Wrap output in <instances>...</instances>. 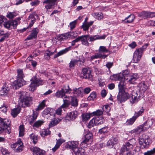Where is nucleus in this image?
<instances>
[{
    "mask_svg": "<svg viewBox=\"0 0 155 155\" xmlns=\"http://www.w3.org/2000/svg\"><path fill=\"white\" fill-rule=\"evenodd\" d=\"M122 94L125 101L130 99V101L132 104L137 103L141 98V96L140 95L138 96V94L136 91H132L130 87L128 88L127 92L125 90Z\"/></svg>",
    "mask_w": 155,
    "mask_h": 155,
    "instance_id": "nucleus-2",
    "label": "nucleus"
},
{
    "mask_svg": "<svg viewBox=\"0 0 155 155\" xmlns=\"http://www.w3.org/2000/svg\"><path fill=\"white\" fill-rule=\"evenodd\" d=\"M71 101L70 104L72 106L74 107H76L78 105V101L77 99L75 97H70Z\"/></svg>",
    "mask_w": 155,
    "mask_h": 155,
    "instance_id": "nucleus-38",
    "label": "nucleus"
},
{
    "mask_svg": "<svg viewBox=\"0 0 155 155\" xmlns=\"http://www.w3.org/2000/svg\"><path fill=\"white\" fill-rule=\"evenodd\" d=\"M39 32V29L37 28H34L31 31L30 34L27 37L26 39L30 40L35 39L37 37V35Z\"/></svg>",
    "mask_w": 155,
    "mask_h": 155,
    "instance_id": "nucleus-16",
    "label": "nucleus"
},
{
    "mask_svg": "<svg viewBox=\"0 0 155 155\" xmlns=\"http://www.w3.org/2000/svg\"><path fill=\"white\" fill-rule=\"evenodd\" d=\"M71 47L70 46L69 47H67L65 48L64 49H63L59 52H58L57 53L55 54L54 56V58H55L59 56H60L61 55H62L66 53L68 51L71 50Z\"/></svg>",
    "mask_w": 155,
    "mask_h": 155,
    "instance_id": "nucleus-23",
    "label": "nucleus"
},
{
    "mask_svg": "<svg viewBox=\"0 0 155 155\" xmlns=\"http://www.w3.org/2000/svg\"><path fill=\"white\" fill-rule=\"evenodd\" d=\"M78 143L77 142L72 141L70 143V144H68L69 147L73 151H74V149L78 148Z\"/></svg>",
    "mask_w": 155,
    "mask_h": 155,
    "instance_id": "nucleus-35",
    "label": "nucleus"
},
{
    "mask_svg": "<svg viewBox=\"0 0 155 155\" xmlns=\"http://www.w3.org/2000/svg\"><path fill=\"white\" fill-rule=\"evenodd\" d=\"M28 22H29L28 28H31L32 27L35 21V18L34 15L32 14H30L28 18Z\"/></svg>",
    "mask_w": 155,
    "mask_h": 155,
    "instance_id": "nucleus-28",
    "label": "nucleus"
},
{
    "mask_svg": "<svg viewBox=\"0 0 155 155\" xmlns=\"http://www.w3.org/2000/svg\"><path fill=\"white\" fill-rule=\"evenodd\" d=\"M10 121L8 119L2 118L0 117V126L2 127H5L10 125Z\"/></svg>",
    "mask_w": 155,
    "mask_h": 155,
    "instance_id": "nucleus-20",
    "label": "nucleus"
},
{
    "mask_svg": "<svg viewBox=\"0 0 155 155\" xmlns=\"http://www.w3.org/2000/svg\"><path fill=\"white\" fill-rule=\"evenodd\" d=\"M20 110L19 108H16L12 110L11 115L14 117H16L20 112Z\"/></svg>",
    "mask_w": 155,
    "mask_h": 155,
    "instance_id": "nucleus-40",
    "label": "nucleus"
},
{
    "mask_svg": "<svg viewBox=\"0 0 155 155\" xmlns=\"http://www.w3.org/2000/svg\"><path fill=\"white\" fill-rule=\"evenodd\" d=\"M110 79L113 80H120L122 79V75L121 74H114L110 76Z\"/></svg>",
    "mask_w": 155,
    "mask_h": 155,
    "instance_id": "nucleus-33",
    "label": "nucleus"
},
{
    "mask_svg": "<svg viewBox=\"0 0 155 155\" xmlns=\"http://www.w3.org/2000/svg\"><path fill=\"white\" fill-rule=\"evenodd\" d=\"M19 97V100L20 102L23 99H25V97H27L26 95L25 92L23 91H20L18 94Z\"/></svg>",
    "mask_w": 155,
    "mask_h": 155,
    "instance_id": "nucleus-58",
    "label": "nucleus"
},
{
    "mask_svg": "<svg viewBox=\"0 0 155 155\" xmlns=\"http://www.w3.org/2000/svg\"><path fill=\"white\" fill-rule=\"evenodd\" d=\"M73 93L76 96H80L81 94V89L75 88L73 89Z\"/></svg>",
    "mask_w": 155,
    "mask_h": 155,
    "instance_id": "nucleus-61",
    "label": "nucleus"
},
{
    "mask_svg": "<svg viewBox=\"0 0 155 155\" xmlns=\"http://www.w3.org/2000/svg\"><path fill=\"white\" fill-rule=\"evenodd\" d=\"M31 81L29 85V90L30 91H34L37 86L43 84L45 81L41 79H38L36 76H33L30 80Z\"/></svg>",
    "mask_w": 155,
    "mask_h": 155,
    "instance_id": "nucleus-5",
    "label": "nucleus"
},
{
    "mask_svg": "<svg viewBox=\"0 0 155 155\" xmlns=\"http://www.w3.org/2000/svg\"><path fill=\"white\" fill-rule=\"evenodd\" d=\"M91 113L90 114L85 113L84 114L82 115V120L83 121H87L90 118Z\"/></svg>",
    "mask_w": 155,
    "mask_h": 155,
    "instance_id": "nucleus-46",
    "label": "nucleus"
},
{
    "mask_svg": "<svg viewBox=\"0 0 155 155\" xmlns=\"http://www.w3.org/2000/svg\"><path fill=\"white\" fill-rule=\"evenodd\" d=\"M64 142V140L61 139H59L57 140L56 144L54 147L52 148V150L54 152L56 150L58 149L61 144Z\"/></svg>",
    "mask_w": 155,
    "mask_h": 155,
    "instance_id": "nucleus-30",
    "label": "nucleus"
},
{
    "mask_svg": "<svg viewBox=\"0 0 155 155\" xmlns=\"http://www.w3.org/2000/svg\"><path fill=\"white\" fill-rule=\"evenodd\" d=\"M77 64L78 66H80L81 65L83 64L85 62L84 58L83 56H81L78 60H77Z\"/></svg>",
    "mask_w": 155,
    "mask_h": 155,
    "instance_id": "nucleus-54",
    "label": "nucleus"
},
{
    "mask_svg": "<svg viewBox=\"0 0 155 155\" xmlns=\"http://www.w3.org/2000/svg\"><path fill=\"white\" fill-rule=\"evenodd\" d=\"M30 137L31 140H33L34 144H36L37 142L38 138L34 133H32L30 135Z\"/></svg>",
    "mask_w": 155,
    "mask_h": 155,
    "instance_id": "nucleus-55",
    "label": "nucleus"
},
{
    "mask_svg": "<svg viewBox=\"0 0 155 155\" xmlns=\"http://www.w3.org/2000/svg\"><path fill=\"white\" fill-rule=\"evenodd\" d=\"M151 143V140L150 137L147 136L145 138H140L139 143L141 147L142 148H148Z\"/></svg>",
    "mask_w": 155,
    "mask_h": 155,
    "instance_id": "nucleus-7",
    "label": "nucleus"
},
{
    "mask_svg": "<svg viewBox=\"0 0 155 155\" xmlns=\"http://www.w3.org/2000/svg\"><path fill=\"white\" fill-rule=\"evenodd\" d=\"M137 87L139 88V91L140 92V94H138V96L140 95L141 97L142 96V93H143L146 91L148 88V86L144 82L142 81L138 84Z\"/></svg>",
    "mask_w": 155,
    "mask_h": 155,
    "instance_id": "nucleus-14",
    "label": "nucleus"
},
{
    "mask_svg": "<svg viewBox=\"0 0 155 155\" xmlns=\"http://www.w3.org/2000/svg\"><path fill=\"white\" fill-rule=\"evenodd\" d=\"M51 133V131L48 129H44L40 132V134L42 137H44Z\"/></svg>",
    "mask_w": 155,
    "mask_h": 155,
    "instance_id": "nucleus-45",
    "label": "nucleus"
},
{
    "mask_svg": "<svg viewBox=\"0 0 155 155\" xmlns=\"http://www.w3.org/2000/svg\"><path fill=\"white\" fill-rule=\"evenodd\" d=\"M94 22V21H93L89 22H84L82 25V28L84 31H86L88 29L89 27L92 25Z\"/></svg>",
    "mask_w": 155,
    "mask_h": 155,
    "instance_id": "nucleus-29",
    "label": "nucleus"
},
{
    "mask_svg": "<svg viewBox=\"0 0 155 155\" xmlns=\"http://www.w3.org/2000/svg\"><path fill=\"white\" fill-rule=\"evenodd\" d=\"M17 80L15 81L13 84V87L16 89H18L23 85V78L25 77L22 69H17Z\"/></svg>",
    "mask_w": 155,
    "mask_h": 155,
    "instance_id": "nucleus-3",
    "label": "nucleus"
},
{
    "mask_svg": "<svg viewBox=\"0 0 155 155\" xmlns=\"http://www.w3.org/2000/svg\"><path fill=\"white\" fill-rule=\"evenodd\" d=\"M77 61L76 59H72L69 63V67L70 68L73 69Z\"/></svg>",
    "mask_w": 155,
    "mask_h": 155,
    "instance_id": "nucleus-53",
    "label": "nucleus"
},
{
    "mask_svg": "<svg viewBox=\"0 0 155 155\" xmlns=\"http://www.w3.org/2000/svg\"><path fill=\"white\" fill-rule=\"evenodd\" d=\"M135 143L136 140L134 139L128 140L121 147L120 152L122 153L127 151V155H138V152L140 150V148L138 146H136L133 150L129 151L135 145Z\"/></svg>",
    "mask_w": 155,
    "mask_h": 155,
    "instance_id": "nucleus-1",
    "label": "nucleus"
},
{
    "mask_svg": "<svg viewBox=\"0 0 155 155\" xmlns=\"http://www.w3.org/2000/svg\"><path fill=\"white\" fill-rule=\"evenodd\" d=\"M30 149L33 155H45L46 154L45 150L41 149L38 147H31Z\"/></svg>",
    "mask_w": 155,
    "mask_h": 155,
    "instance_id": "nucleus-12",
    "label": "nucleus"
},
{
    "mask_svg": "<svg viewBox=\"0 0 155 155\" xmlns=\"http://www.w3.org/2000/svg\"><path fill=\"white\" fill-rule=\"evenodd\" d=\"M78 113L77 111L74 110L68 113L65 117V119L68 121L74 120L78 116Z\"/></svg>",
    "mask_w": 155,
    "mask_h": 155,
    "instance_id": "nucleus-15",
    "label": "nucleus"
},
{
    "mask_svg": "<svg viewBox=\"0 0 155 155\" xmlns=\"http://www.w3.org/2000/svg\"><path fill=\"white\" fill-rule=\"evenodd\" d=\"M94 15L98 20H101L103 18V14L101 12L94 13Z\"/></svg>",
    "mask_w": 155,
    "mask_h": 155,
    "instance_id": "nucleus-52",
    "label": "nucleus"
},
{
    "mask_svg": "<svg viewBox=\"0 0 155 155\" xmlns=\"http://www.w3.org/2000/svg\"><path fill=\"white\" fill-rule=\"evenodd\" d=\"M96 92H93L91 93L89 96L88 97L87 99L89 101H93L96 98Z\"/></svg>",
    "mask_w": 155,
    "mask_h": 155,
    "instance_id": "nucleus-50",
    "label": "nucleus"
},
{
    "mask_svg": "<svg viewBox=\"0 0 155 155\" xmlns=\"http://www.w3.org/2000/svg\"><path fill=\"white\" fill-rule=\"evenodd\" d=\"M74 34H76L74 32H70L64 34H61L58 36V40L60 42H61L64 40L72 37H75Z\"/></svg>",
    "mask_w": 155,
    "mask_h": 155,
    "instance_id": "nucleus-11",
    "label": "nucleus"
},
{
    "mask_svg": "<svg viewBox=\"0 0 155 155\" xmlns=\"http://www.w3.org/2000/svg\"><path fill=\"white\" fill-rule=\"evenodd\" d=\"M73 152L75 155H85V150L82 148L78 147L74 149Z\"/></svg>",
    "mask_w": 155,
    "mask_h": 155,
    "instance_id": "nucleus-27",
    "label": "nucleus"
},
{
    "mask_svg": "<svg viewBox=\"0 0 155 155\" xmlns=\"http://www.w3.org/2000/svg\"><path fill=\"white\" fill-rule=\"evenodd\" d=\"M19 137L23 136L25 133V127L23 125H20L19 127Z\"/></svg>",
    "mask_w": 155,
    "mask_h": 155,
    "instance_id": "nucleus-47",
    "label": "nucleus"
},
{
    "mask_svg": "<svg viewBox=\"0 0 155 155\" xmlns=\"http://www.w3.org/2000/svg\"><path fill=\"white\" fill-rule=\"evenodd\" d=\"M61 90L63 91V92L65 93H70L71 91V89L69 88L68 85H64L63 86Z\"/></svg>",
    "mask_w": 155,
    "mask_h": 155,
    "instance_id": "nucleus-41",
    "label": "nucleus"
},
{
    "mask_svg": "<svg viewBox=\"0 0 155 155\" xmlns=\"http://www.w3.org/2000/svg\"><path fill=\"white\" fill-rule=\"evenodd\" d=\"M7 21V19L4 16H0V28H1L2 25H4V24Z\"/></svg>",
    "mask_w": 155,
    "mask_h": 155,
    "instance_id": "nucleus-62",
    "label": "nucleus"
},
{
    "mask_svg": "<svg viewBox=\"0 0 155 155\" xmlns=\"http://www.w3.org/2000/svg\"><path fill=\"white\" fill-rule=\"evenodd\" d=\"M55 95L57 98H63L65 96V94L61 89L60 90H58L55 94Z\"/></svg>",
    "mask_w": 155,
    "mask_h": 155,
    "instance_id": "nucleus-37",
    "label": "nucleus"
},
{
    "mask_svg": "<svg viewBox=\"0 0 155 155\" xmlns=\"http://www.w3.org/2000/svg\"><path fill=\"white\" fill-rule=\"evenodd\" d=\"M16 15V13L15 12H8L6 15V17L10 19H12Z\"/></svg>",
    "mask_w": 155,
    "mask_h": 155,
    "instance_id": "nucleus-59",
    "label": "nucleus"
},
{
    "mask_svg": "<svg viewBox=\"0 0 155 155\" xmlns=\"http://www.w3.org/2000/svg\"><path fill=\"white\" fill-rule=\"evenodd\" d=\"M55 110L53 109L48 107L46 108L43 111V114L44 115H50L52 117H54Z\"/></svg>",
    "mask_w": 155,
    "mask_h": 155,
    "instance_id": "nucleus-24",
    "label": "nucleus"
},
{
    "mask_svg": "<svg viewBox=\"0 0 155 155\" xmlns=\"http://www.w3.org/2000/svg\"><path fill=\"white\" fill-rule=\"evenodd\" d=\"M38 115V114L36 112L35 113L34 111L33 112V114L31 117V118L29 121V123L31 125H33L34 121L37 118Z\"/></svg>",
    "mask_w": 155,
    "mask_h": 155,
    "instance_id": "nucleus-34",
    "label": "nucleus"
},
{
    "mask_svg": "<svg viewBox=\"0 0 155 155\" xmlns=\"http://www.w3.org/2000/svg\"><path fill=\"white\" fill-rule=\"evenodd\" d=\"M124 80L123 79L120 80V81L118 85L119 92L124 90L125 88L126 83L124 81Z\"/></svg>",
    "mask_w": 155,
    "mask_h": 155,
    "instance_id": "nucleus-32",
    "label": "nucleus"
},
{
    "mask_svg": "<svg viewBox=\"0 0 155 155\" xmlns=\"http://www.w3.org/2000/svg\"><path fill=\"white\" fill-rule=\"evenodd\" d=\"M108 127L106 126L100 129L99 130V132L100 134L107 133L108 132Z\"/></svg>",
    "mask_w": 155,
    "mask_h": 155,
    "instance_id": "nucleus-63",
    "label": "nucleus"
},
{
    "mask_svg": "<svg viewBox=\"0 0 155 155\" xmlns=\"http://www.w3.org/2000/svg\"><path fill=\"white\" fill-rule=\"evenodd\" d=\"M56 49H55L53 52H51L50 51L48 50L46 51L45 53L44 56H50L52 55L55 52H56Z\"/></svg>",
    "mask_w": 155,
    "mask_h": 155,
    "instance_id": "nucleus-64",
    "label": "nucleus"
},
{
    "mask_svg": "<svg viewBox=\"0 0 155 155\" xmlns=\"http://www.w3.org/2000/svg\"><path fill=\"white\" fill-rule=\"evenodd\" d=\"M92 136V133L89 131H87L85 133V139L81 142L82 144L83 145L84 143L87 144L89 140L91 139Z\"/></svg>",
    "mask_w": 155,
    "mask_h": 155,
    "instance_id": "nucleus-25",
    "label": "nucleus"
},
{
    "mask_svg": "<svg viewBox=\"0 0 155 155\" xmlns=\"http://www.w3.org/2000/svg\"><path fill=\"white\" fill-rule=\"evenodd\" d=\"M46 101V100H44L40 103L38 107L36 109V110H39L43 109L46 105L45 103Z\"/></svg>",
    "mask_w": 155,
    "mask_h": 155,
    "instance_id": "nucleus-42",
    "label": "nucleus"
},
{
    "mask_svg": "<svg viewBox=\"0 0 155 155\" xmlns=\"http://www.w3.org/2000/svg\"><path fill=\"white\" fill-rule=\"evenodd\" d=\"M148 45V44H146L141 48L136 49L135 51L133 58V62L137 63L141 59L142 55L143 52Z\"/></svg>",
    "mask_w": 155,
    "mask_h": 155,
    "instance_id": "nucleus-4",
    "label": "nucleus"
},
{
    "mask_svg": "<svg viewBox=\"0 0 155 155\" xmlns=\"http://www.w3.org/2000/svg\"><path fill=\"white\" fill-rule=\"evenodd\" d=\"M135 18V16L133 14H130L126 17L123 21H124L125 23H132Z\"/></svg>",
    "mask_w": 155,
    "mask_h": 155,
    "instance_id": "nucleus-31",
    "label": "nucleus"
},
{
    "mask_svg": "<svg viewBox=\"0 0 155 155\" xmlns=\"http://www.w3.org/2000/svg\"><path fill=\"white\" fill-rule=\"evenodd\" d=\"M138 76L137 74H131L128 76V82L130 84H134L136 83V81L138 78Z\"/></svg>",
    "mask_w": 155,
    "mask_h": 155,
    "instance_id": "nucleus-19",
    "label": "nucleus"
},
{
    "mask_svg": "<svg viewBox=\"0 0 155 155\" xmlns=\"http://www.w3.org/2000/svg\"><path fill=\"white\" fill-rule=\"evenodd\" d=\"M88 35L89 36H88V37L89 39V41L91 42L93 41L98 39H104L106 37V35H104L101 36L98 35L93 36H91L90 35Z\"/></svg>",
    "mask_w": 155,
    "mask_h": 155,
    "instance_id": "nucleus-22",
    "label": "nucleus"
},
{
    "mask_svg": "<svg viewBox=\"0 0 155 155\" xmlns=\"http://www.w3.org/2000/svg\"><path fill=\"white\" fill-rule=\"evenodd\" d=\"M85 54L86 55L85 57L86 58L87 61H91L95 59L101 58L104 59L108 56V55L103 54L101 53H97L95 55H92L91 57L89 58L88 55L87 56L88 54V52H86L85 53Z\"/></svg>",
    "mask_w": 155,
    "mask_h": 155,
    "instance_id": "nucleus-10",
    "label": "nucleus"
},
{
    "mask_svg": "<svg viewBox=\"0 0 155 155\" xmlns=\"http://www.w3.org/2000/svg\"><path fill=\"white\" fill-rule=\"evenodd\" d=\"M150 12L145 11H142L140 14V16H143L145 18H150Z\"/></svg>",
    "mask_w": 155,
    "mask_h": 155,
    "instance_id": "nucleus-49",
    "label": "nucleus"
},
{
    "mask_svg": "<svg viewBox=\"0 0 155 155\" xmlns=\"http://www.w3.org/2000/svg\"><path fill=\"white\" fill-rule=\"evenodd\" d=\"M9 88L5 86L3 87L0 91V95H6L8 93L9 91Z\"/></svg>",
    "mask_w": 155,
    "mask_h": 155,
    "instance_id": "nucleus-36",
    "label": "nucleus"
},
{
    "mask_svg": "<svg viewBox=\"0 0 155 155\" xmlns=\"http://www.w3.org/2000/svg\"><path fill=\"white\" fill-rule=\"evenodd\" d=\"M104 119L103 117H97L94 120V122L97 124L99 125L104 123Z\"/></svg>",
    "mask_w": 155,
    "mask_h": 155,
    "instance_id": "nucleus-39",
    "label": "nucleus"
},
{
    "mask_svg": "<svg viewBox=\"0 0 155 155\" xmlns=\"http://www.w3.org/2000/svg\"><path fill=\"white\" fill-rule=\"evenodd\" d=\"M99 53H101L104 54V53H107L109 51L108 49H107L106 47L104 46H100L98 50Z\"/></svg>",
    "mask_w": 155,
    "mask_h": 155,
    "instance_id": "nucleus-43",
    "label": "nucleus"
},
{
    "mask_svg": "<svg viewBox=\"0 0 155 155\" xmlns=\"http://www.w3.org/2000/svg\"><path fill=\"white\" fill-rule=\"evenodd\" d=\"M88 35H85L81 36V41L83 45L86 46H89V43L88 42L89 38Z\"/></svg>",
    "mask_w": 155,
    "mask_h": 155,
    "instance_id": "nucleus-26",
    "label": "nucleus"
},
{
    "mask_svg": "<svg viewBox=\"0 0 155 155\" xmlns=\"http://www.w3.org/2000/svg\"><path fill=\"white\" fill-rule=\"evenodd\" d=\"M103 111L101 110H97L96 111L93 112L91 113V116H101L103 114Z\"/></svg>",
    "mask_w": 155,
    "mask_h": 155,
    "instance_id": "nucleus-56",
    "label": "nucleus"
},
{
    "mask_svg": "<svg viewBox=\"0 0 155 155\" xmlns=\"http://www.w3.org/2000/svg\"><path fill=\"white\" fill-rule=\"evenodd\" d=\"M57 0H45L43 3L48 4L45 6V7L47 10L50 9L52 8L53 6L55 4V2Z\"/></svg>",
    "mask_w": 155,
    "mask_h": 155,
    "instance_id": "nucleus-18",
    "label": "nucleus"
},
{
    "mask_svg": "<svg viewBox=\"0 0 155 155\" xmlns=\"http://www.w3.org/2000/svg\"><path fill=\"white\" fill-rule=\"evenodd\" d=\"M154 122V120L153 118L148 120H147V123H148V124L147 125V127H145V129H147L149 128V127H151L153 125Z\"/></svg>",
    "mask_w": 155,
    "mask_h": 155,
    "instance_id": "nucleus-51",
    "label": "nucleus"
},
{
    "mask_svg": "<svg viewBox=\"0 0 155 155\" xmlns=\"http://www.w3.org/2000/svg\"><path fill=\"white\" fill-rule=\"evenodd\" d=\"M18 24V22L15 20H13L6 22L4 24L5 27L8 29L15 28Z\"/></svg>",
    "mask_w": 155,
    "mask_h": 155,
    "instance_id": "nucleus-13",
    "label": "nucleus"
},
{
    "mask_svg": "<svg viewBox=\"0 0 155 155\" xmlns=\"http://www.w3.org/2000/svg\"><path fill=\"white\" fill-rule=\"evenodd\" d=\"M80 77L81 78L88 79L90 80H92L93 78L91 71L87 68L82 69L80 74Z\"/></svg>",
    "mask_w": 155,
    "mask_h": 155,
    "instance_id": "nucleus-9",
    "label": "nucleus"
},
{
    "mask_svg": "<svg viewBox=\"0 0 155 155\" xmlns=\"http://www.w3.org/2000/svg\"><path fill=\"white\" fill-rule=\"evenodd\" d=\"M72 97V96H67L65 95V96L63 98L64 104L61 106V108H66L68 107L69 105L70 104V102L71 101L70 97Z\"/></svg>",
    "mask_w": 155,
    "mask_h": 155,
    "instance_id": "nucleus-21",
    "label": "nucleus"
},
{
    "mask_svg": "<svg viewBox=\"0 0 155 155\" xmlns=\"http://www.w3.org/2000/svg\"><path fill=\"white\" fill-rule=\"evenodd\" d=\"M117 100L118 102L119 103H121L125 101L124 99V97H123V94H122V95H120V93H119L117 95Z\"/></svg>",
    "mask_w": 155,
    "mask_h": 155,
    "instance_id": "nucleus-60",
    "label": "nucleus"
},
{
    "mask_svg": "<svg viewBox=\"0 0 155 155\" xmlns=\"http://www.w3.org/2000/svg\"><path fill=\"white\" fill-rule=\"evenodd\" d=\"M122 75V79L127 80L128 76L131 74L129 73V72L127 70H125L123 72V73H120Z\"/></svg>",
    "mask_w": 155,
    "mask_h": 155,
    "instance_id": "nucleus-44",
    "label": "nucleus"
},
{
    "mask_svg": "<svg viewBox=\"0 0 155 155\" xmlns=\"http://www.w3.org/2000/svg\"><path fill=\"white\" fill-rule=\"evenodd\" d=\"M139 110L137 112H135L133 117L129 119H128L126 123L127 125H131L133 124L137 119L140 116L142 115L143 113L144 109L143 107H140Z\"/></svg>",
    "mask_w": 155,
    "mask_h": 155,
    "instance_id": "nucleus-6",
    "label": "nucleus"
},
{
    "mask_svg": "<svg viewBox=\"0 0 155 155\" xmlns=\"http://www.w3.org/2000/svg\"><path fill=\"white\" fill-rule=\"evenodd\" d=\"M31 102V98L30 97H25V99H23L20 102V105L23 107H25L29 106Z\"/></svg>",
    "mask_w": 155,
    "mask_h": 155,
    "instance_id": "nucleus-17",
    "label": "nucleus"
},
{
    "mask_svg": "<svg viewBox=\"0 0 155 155\" xmlns=\"http://www.w3.org/2000/svg\"><path fill=\"white\" fill-rule=\"evenodd\" d=\"M59 122L57 119H56L54 118H53L52 120L50 122L49 124V127L50 128L54 126L57 124Z\"/></svg>",
    "mask_w": 155,
    "mask_h": 155,
    "instance_id": "nucleus-48",
    "label": "nucleus"
},
{
    "mask_svg": "<svg viewBox=\"0 0 155 155\" xmlns=\"http://www.w3.org/2000/svg\"><path fill=\"white\" fill-rule=\"evenodd\" d=\"M10 146L16 152H20L23 150L24 148L23 144L20 139H18L15 143L11 144Z\"/></svg>",
    "mask_w": 155,
    "mask_h": 155,
    "instance_id": "nucleus-8",
    "label": "nucleus"
},
{
    "mask_svg": "<svg viewBox=\"0 0 155 155\" xmlns=\"http://www.w3.org/2000/svg\"><path fill=\"white\" fill-rule=\"evenodd\" d=\"M44 123V121L41 120H38L35 122L34 124H33L32 126L33 127H38L41 126Z\"/></svg>",
    "mask_w": 155,
    "mask_h": 155,
    "instance_id": "nucleus-57",
    "label": "nucleus"
}]
</instances>
